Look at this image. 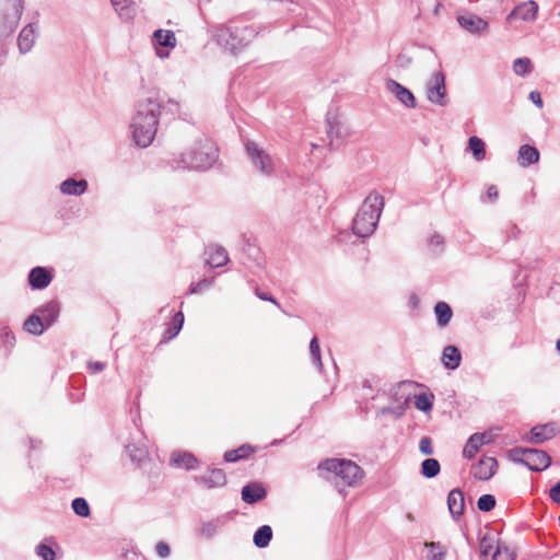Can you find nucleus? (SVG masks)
Segmentation results:
<instances>
[{
	"label": "nucleus",
	"mask_w": 560,
	"mask_h": 560,
	"mask_svg": "<svg viewBox=\"0 0 560 560\" xmlns=\"http://www.w3.org/2000/svg\"><path fill=\"white\" fill-rule=\"evenodd\" d=\"M217 159L218 149L214 143L202 139L189 152L182 154L177 163L182 168L207 170L213 165Z\"/></svg>",
	"instance_id": "nucleus-4"
},
{
	"label": "nucleus",
	"mask_w": 560,
	"mask_h": 560,
	"mask_svg": "<svg viewBox=\"0 0 560 560\" xmlns=\"http://www.w3.org/2000/svg\"><path fill=\"white\" fill-rule=\"evenodd\" d=\"M532 61L530 59L524 57V58H517L513 62V71L516 75L525 77L532 71Z\"/></svg>",
	"instance_id": "nucleus-37"
},
{
	"label": "nucleus",
	"mask_w": 560,
	"mask_h": 560,
	"mask_svg": "<svg viewBox=\"0 0 560 560\" xmlns=\"http://www.w3.org/2000/svg\"><path fill=\"white\" fill-rule=\"evenodd\" d=\"M529 100L536 105L538 106L539 108L542 107V98H541V95L538 91H532L529 93Z\"/></svg>",
	"instance_id": "nucleus-50"
},
{
	"label": "nucleus",
	"mask_w": 560,
	"mask_h": 560,
	"mask_svg": "<svg viewBox=\"0 0 560 560\" xmlns=\"http://www.w3.org/2000/svg\"><path fill=\"white\" fill-rule=\"evenodd\" d=\"M200 482L207 488L222 487L226 482V477L222 469L214 468L203 475Z\"/></svg>",
	"instance_id": "nucleus-27"
},
{
	"label": "nucleus",
	"mask_w": 560,
	"mask_h": 560,
	"mask_svg": "<svg viewBox=\"0 0 560 560\" xmlns=\"http://www.w3.org/2000/svg\"><path fill=\"white\" fill-rule=\"evenodd\" d=\"M512 458L533 471L545 470L551 463V458L546 452L536 448H514Z\"/></svg>",
	"instance_id": "nucleus-6"
},
{
	"label": "nucleus",
	"mask_w": 560,
	"mask_h": 560,
	"mask_svg": "<svg viewBox=\"0 0 560 560\" xmlns=\"http://www.w3.org/2000/svg\"><path fill=\"white\" fill-rule=\"evenodd\" d=\"M217 44L226 52L237 55L258 35V30L242 20H231L212 30Z\"/></svg>",
	"instance_id": "nucleus-2"
},
{
	"label": "nucleus",
	"mask_w": 560,
	"mask_h": 560,
	"mask_svg": "<svg viewBox=\"0 0 560 560\" xmlns=\"http://www.w3.org/2000/svg\"><path fill=\"white\" fill-rule=\"evenodd\" d=\"M38 27L35 23L25 25L18 37V47L22 54H26L32 50L37 38Z\"/></svg>",
	"instance_id": "nucleus-15"
},
{
	"label": "nucleus",
	"mask_w": 560,
	"mask_h": 560,
	"mask_svg": "<svg viewBox=\"0 0 560 560\" xmlns=\"http://www.w3.org/2000/svg\"><path fill=\"white\" fill-rule=\"evenodd\" d=\"M481 556L487 557L492 553L493 547L490 542H487L485 539L480 544Z\"/></svg>",
	"instance_id": "nucleus-51"
},
{
	"label": "nucleus",
	"mask_w": 560,
	"mask_h": 560,
	"mask_svg": "<svg viewBox=\"0 0 560 560\" xmlns=\"http://www.w3.org/2000/svg\"><path fill=\"white\" fill-rule=\"evenodd\" d=\"M517 161L522 167L537 163L539 161V151L535 147L523 144L518 149Z\"/></svg>",
	"instance_id": "nucleus-25"
},
{
	"label": "nucleus",
	"mask_w": 560,
	"mask_h": 560,
	"mask_svg": "<svg viewBox=\"0 0 560 560\" xmlns=\"http://www.w3.org/2000/svg\"><path fill=\"white\" fill-rule=\"evenodd\" d=\"M326 121L329 147L338 149L352 135L351 128L335 114H329Z\"/></svg>",
	"instance_id": "nucleus-7"
},
{
	"label": "nucleus",
	"mask_w": 560,
	"mask_h": 560,
	"mask_svg": "<svg viewBox=\"0 0 560 560\" xmlns=\"http://www.w3.org/2000/svg\"><path fill=\"white\" fill-rule=\"evenodd\" d=\"M498 463L493 457H482L472 468L474 476L479 480H489L495 472Z\"/></svg>",
	"instance_id": "nucleus-16"
},
{
	"label": "nucleus",
	"mask_w": 560,
	"mask_h": 560,
	"mask_svg": "<svg viewBox=\"0 0 560 560\" xmlns=\"http://www.w3.org/2000/svg\"><path fill=\"white\" fill-rule=\"evenodd\" d=\"M427 100L435 105L445 106L446 86L442 72H434L425 85Z\"/></svg>",
	"instance_id": "nucleus-8"
},
{
	"label": "nucleus",
	"mask_w": 560,
	"mask_h": 560,
	"mask_svg": "<svg viewBox=\"0 0 560 560\" xmlns=\"http://www.w3.org/2000/svg\"><path fill=\"white\" fill-rule=\"evenodd\" d=\"M538 4L534 0H527L518 3L506 16V22L521 20L523 22H534L538 14Z\"/></svg>",
	"instance_id": "nucleus-11"
},
{
	"label": "nucleus",
	"mask_w": 560,
	"mask_h": 560,
	"mask_svg": "<svg viewBox=\"0 0 560 560\" xmlns=\"http://www.w3.org/2000/svg\"><path fill=\"white\" fill-rule=\"evenodd\" d=\"M415 406L421 411H429L432 409V401L427 394H419L415 397Z\"/></svg>",
	"instance_id": "nucleus-43"
},
{
	"label": "nucleus",
	"mask_w": 560,
	"mask_h": 560,
	"mask_svg": "<svg viewBox=\"0 0 560 560\" xmlns=\"http://www.w3.org/2000/svg\"><path fill=\"white\" fill-rule=\"evenodd\" d=\"M430 244L432 246H441L443 244V237L439 234H434L430 238Z\"/></svg>",
	"instance_id": "nucleus-54"
},
{
	"label": "nucleus",
	"mask_w": 560,
	"mask_h": 560,
	"mask_svg": "<svg viewBox=\"0 0 560 560\" xmlns=\"http://www.w3.org/2000/svg\"><path fill=\"white\" fill-rule=\"evenodd\" d=\"M310 352H311V358H312L313 363L319 370H322L323 364H322V358H320V349H319L318 339L316 337L312 338V340L310 342Z\"/></svg>",
	"instance_id": "nucleus-39"
},
{
	"label": "nucleus",
	"mask_w": 560,
	"mask_h": 560,
	"mask_svg": "<svg viewBox=\"0 0 560 560\" xmlns=\"http://www.w3.org/2000/svg\"><path fill=\"white\" fill-rule=\"evenodd\" d=\"M434 313L436 315L438 324L440 327L447 326L453 316L452 308L445 302H438L434 306Z\"/></svg>",
	"instance_id": "nucleus-31"
},
{
	"label": "nucleus",
	"mask_w": 560,
	"mask_h": 560,
	"mask_svg": "<svg viewBox=\"0 0 560 560\" xmlns=\"http://www.w3.org/2000/svg\"><path fill=\"white\" fill-rule=\"evenodd\" d=\"M86 188L88 182L85 179L68 178L60 184V191L65 195L80 196Z\"/></svg>",
	"instance_id": "nucleus-26"
},
{
	"label": "nucleus",
	"mask_w": 560,
	"mask_h": 560,
	"mask_svg": "<svg viewBox=\"0 0 560 560\" xmlns=\"http://www.w3.org/2000/svg\"><path fill=\"white\" fill-rule=\"evenodd\" d=\"M530 433V441L533 443L539 444L556 436L558 433V428L555 423H546L542 425L534 427Z\"/></svg>",
	"instance_id": "nucleus-20"
},
{
	"label": "nucleus",
	"mask_w": 560,
	"mask_h": 560,
	"mask_svg": "<svg viewBox=\"0 0 560 560\" xmlns=\"http://www.w3.org/2000/svg\"><path fill=\"white\" fill-rule=\"evenodd\" d=\"M480 511L489 512L495 506V499L492 494H483L477 501Z\"/></svg>",
	"instance_id": "nucleus-41"
},
{
	"label": "nucleus",
	"mask_w": 560,
	"mask_h": 560,
	"mask_svg": "<svg viewBox=\"0 0 560 560\" xmlns=\"http://www.w3.org/2000/svg\"><path fill=\"white\" fill-rule=\"evenodd\" d=\"M383 207L384 200L381 195L369 194L353 219V234L362 238L370 237L376 229Z\"/></svg>",
	"instance_id": "nucleus-3"
},
{
	"label": "nucleus",
	"mask_w": 560,
	"mask_h": 560,
	"mask_svg": "<svg viewBox=\"0 0 560 560\" xmlns=\"http://www.w3.org/2000/svg\"><path fill=\"white\" fill-rule=\"evenodd\" d=\"M447 505L453 517H458L463 514L465 508L464 494L459 489H453L450 491Z\"/></svg>",
	"instance_id": "nucleus-24"
},
{
	"label": "nucleus",
	"mask_w": 560,
	"mask_h": 560,
	"mask_svg": "<svg viewBox=\"0 0 560 560\" xmlns=\"http://www.w3.org/2000/svg\"><path fill=\"white\" fill-rule=\"evenodd\" d=\"M252 452V448L247 445H243L237 450L228 451L224 454V459L226 462L233 463L241 458L247 457Z\"/></svg>",
	"instance_id": "nucleus-38"
},
{
	"label": "nucleus",
	"mask_w": 560,
	"mask_h": 560,
	"mask_svg": "<svg viewBox=\"0 0 560 560\" xmlns=\"http://www.w3.org/2000/svg\"><path fill=\"white\" fill-rule=\"evenodd\" d=\"M171 464L176 467L194 469L197 466V459L190 453H174L171 458Z\"/></svg>",
	"instance_id": "nucleus-30"
},
{
	"label": "nucleus",
	"mask_w": 560,
	"mask_h": 560,
	"mask_svg": "<svg viewBox=\"0 0 560 560\" xmlns=\"http://www.w3.org/2000/svg\"><path fill=\"white\" fill-rule=\"evenodd\" d=\"M155 550H156V553L161 557V558H166L168 557L170 555V547L166 542L164 541H160L156 544L155 546Z\"/></svg>",
	"instance_id": "nucleus-48"
},
{
	"label": "nucleus",
	"mask_w": 560,
	"mask_h": 560,
	"mask_svg": "<svg viewBox=\"0 0 560 560\" xmlns=\"http://www.w3.org/2000/svg\"><path fill=\"white\" fill-rule=\"evenodd\" d=\"M556 347H557L558 352L560 353V339L557 341V346Z\"/></svg>",
	"instance_id": "nucleus-59"
},
{
	"label": "nucleus",
	"mask_w": 560,
	"mask_h": 560,
	"mask_svg": "<svg viewBox=\"0 0 560 560\" xmlns=\"http://www.w3.org/2000/svg\"><path fill=\"white\" fill-rule=\"evenodd\" d=\"M458 24L467 32L479 35L488 31L489 24L486 20L474 13H465L457 16Z\"/></svg>",
	"instance_id": "nucleus-13"
},
{
	"label": "nucleus",
	"mask_w": 560,
	"mask_h": 560,
	"mask_svg": "<svg viewBox=\"0 0 560 560\" xmlns=\"http://www.w3.org/2000/svg\"><path fill=\"white\" fill-rule=\"evenodd\" d=\"M226 520V515H221L211 520L202 521L197 529V533L206 539H211L215 536L219 529L225 525Z\"/></svg>",
	"instance_id": "nucleus-17"
},
{
	"label": "nucleus",
	"mask_w": 560,
	"mask_h": 560,
	"mask_svg": "<svg viewBox=\"0 0 560 560\" xmlns=\"http://www.w3.org/2000/svg\"><path fill=\"white\" fill-rule=\"evenodd\" d=\"M39 312L42 313L40 318L46 323V326H50L56 320L59 314V308L56 303L50 302L42 307Z\"/></svg>",
	"instance_id": "nucleus-36"
},
{
	"label": "nucleus",
	"mask_w": 560,
	"mask_h": 560,
	"mask_svg": "<svg viewBox=\"0 0 560 560\" xmlns=\"http://www.w3.org/2000/svg\"><path fill=\"white\" fill-rule=\"evenodd\" d=\"M460 352L455 346H446L443 349L442 361L446 369H457L460 364Z\"/></svg>",
	"instance_id": "nucleus-28"
},
{
	"label": "nucleus",
	"mask_w": 560,
	"mask_h": 560,
	"mask_svg": "<svg viewBox=\"0 0 560 560\" xmlns=\"http://www.w3.org/2000/svg\"><path fill=\"white\" fill-rule=\"evenodd\" d=\"M423 547L427 549V560H445L447 548L440 541H425Z\"/></svg>",
	"instance_id": "nucleus-29"
},
{
	"label": "nucleus",
	"mask_w": 560,
	"mask_h": 560,
	"mask_svg": "<svg viewBox=\"0 0 560 560\" xmlns=\"http://www.w3.org/2000/svg\"><path fill=\"white\" fill-rule=\"evenodd\" d=\"M160 109V103L151 97L137 104L130 129L138 147L147 148L152 143L158 130Z\"/></svg>",
	"instance_id": "nucleus-1"
},
{
	"label": "nucleus",
	"mask_w": 560,
	"mask_h": 560,
	"mask_svg": "<svg viewBox=\"0 0 560 560\" xmlns=\"http://www.w3.org/2000/svg\"><path fill=\"white\" fill-rule=\"evenodd\" d=\"M385 89L387 92L394 95L395 98L400 104H402L407 108H416L417 102L415 95L410 90L401 85L399 82L393 79H387L385 81Z\"/></svg>",
	"instance_id": "nucleus-12"
},
{
	"label": "nucleus",
	"mask_w": 560,
	"mask_h": 560,
	"mask_svg": "<svg viewBox=\"0 0 560 560\" xmlns=\"http://www.w3.org/2000/svg\"><path fill=\"white\" fill-rule=\"evenodd\" d=\"M319 468L334 472L340 479V482L347 487L357 486L363 477L361 467L348 459H327L319 465Z\"/></svg>",
	"instance_id": "nucleus-5"
},
{
	"label": "nucleus",
	"mask_w": 560,
	"mask_h": 560,
	"mask_svg": "<svg viewBox=\"0 0 560 560\" xmlns=\"http://www.w3.org/2000/svg\"><path fill=\"white\" fill-rule=\"evenodd\" d=\"M36 555L43 560H55V551L46 544H39L36 547Z\"/></svg>",
	"instance_id": "nucleus-44"
},
{
	"label": "nucleus",
	"mask_w": 560,
	"mask_h": 560,
	"mask_svg": "<svg viewBox=\"0 0 560 560\" xmlns=\"http://www.w3.org/2000/svg\"><path fill=\"white\" fill-rule=\"evenodd\" d=\"M198 283L202 287V289H205V288L210 287L212 281L208 280V279H203V280L199 281Z\"/></svg>",
	"instance_id": "nucleus-57"
},
{
	"label": "nucleus",
	"mask_w": 560,
	"mask_h": 560,
	"mask_svg": "<svg viewBox=\"0 0 560 560\" xmlns=\"http://www.w3.org/2000/svg\"><path fill=\"white\" fill-rule=\"evenodd\" d=\"M171 104H173L174 106L178 107V103L177 102H170Z\"/></svg>",
	"instance_id": "nucleus-62"
},
{
	"label": "nucleus",
	"mask_w": 560,
	"mask_h": 560,
	"mask_svg": "<svg viewBox=\"0 0 560 560\" xmlns=\"http://www.w3.org/2000/svg\"><path fill=\"white\" fill-rule=\"evenodd\" d=\"M114 10L122 21L130 22L137 14V9L131 0H110Z\"/></svg>",
	"instance_id": "nucleus-21"
},
{
	"label": "nucleus",
	"mask_w": 560,
	"mask_h": 560,
	"mask_svg": "<svg viewBox=\"0 0 560 560\" xmlns=\"http://www.w3.org/2000/svg\"><path fill=\"white\" fill-rule=\"evenodd\" d=\"M407 518H408L409 521H413V516H412V514H410V513H409V514H407Z\"/></svg>",
	"instance_id": "nucleus-60"
},
{
	"label": "nucleus",
	"mask_w": 560,
	"mask_h": 560,
	"mask_svg": "<svg viewBox=\"0 0 560 560\" xmlns=\"http://www.w3.org/2000/svg\"><path fill=\"white\" fill-rule=\"evenodd\" d=\"M492 560H514V556L508 548L497 547L492 553Z\"/></svg>",
	"instance_id": "nucleus-45"
},
{
	"label": "nucleus",
	"mask_w": 560,
	"mask_h": 560,
	"mask_svg": "<svg viewBox=\"0 0 560 560\" xmlns=\"http://www.w3.org/2000/svg\"><path fill=\"white\" fill-rule=\"evenodd\" d=\"M265 497H266V490L258 482H253V483L246 485L242 489V500L246 503H249V504L256 503V502L262 500Z\"/></svg>",
	"instance_id": "nucleus-23"
},
{
	"label": "nucleus",
	"mask_w": 560,
	"mask_h": 560,
	"mask_svg": "<svg viewBox=\"0 0 560 560\" xmlns=\"http://www.w3.org/2000/svg\"><path fill=\"white\" fill-rule=\"evenodd\" d=\"M24 329L32 335L39 336L44 331V322L38 315L33 314L24 322Z\"/></svg>",
	"instance_id": "nucleus-34"
},
{
	"label": "nucleus",
	"mask_w": 560,
	"mask_h": 560,
	"mask_svg": "<svg viewBox=\"0 0 560 560\" xmlns=\"http://www.w3.org/2000/svg\"><path fill=\"white\" fill-rule=\"evenodd\" d=\"M201 290H202V287L199 283H196V284L191 285L190 293H198Z\"/></svg>",
	"instance_id": "nucleus-56"
},
{
	"label": "nucleus",
	"mask_w": 560,
	"mask_h": 560,
	"mask_svg": "<svg viewBox=\"0 0 560 560\" xmlns=\"http://www.w3.org/2000/svg\"><path fill=\"white\" fill-rule=\"evenodd\" d=\"M492 436L488 433H475L472 434L463 450V455L466 458H472L480 450L481 446L490 443Z\"/></svg>",
	"instance_id": "nucleus-18"
},
{
	"label": "nucleus",
	"mask_w": 560,
	"mask_h": 560,
	"mask_svg": "<svg viewBox=\"0 0 560 560\" xmlns=\"http://www.w3.org/2000/svg\"><path fill=\"white\" fill-rule=\"evenodd\" d=\"M549 495L552 502L560 504V481L550 489Z\"/></svg>",
	"instance_id": "nucleus-49"
},
{
	"label": "nucleus",
	"mask_w": 560,
	"mask_h": 560,
	"mask_svg": "<svg viewBox=\"0 0 560 560\" xmlns=\"http://www.w3.org/2000/svg\"><path fill=\"white\" fill-rule=\"evenodd\" d=\"M487 194H488V197H489L490 199H495V198L498 197V189H497V187H495V186H493V185H492V186H490V187L488 188Z\"/></svg>",
	"instance_id": "nucleus-55"
},
{
	"label": "nucleus",
	"mask_w": 560,
	"mask_h": 560,
	"mask_svg": "<svg viewBox=\"0 0 560 560\" xmlns=\"http://www.w3.org/2000/svg\"><path fill=\"white\" fill-rule=\"evenodd\" d=\"M468 147L476 161H482L486 158L485 142L477 136H472L468 140Z\"/></svg>",
	"instance_id": "nucleus-33"
},
{
	"label": "nucleus",
	"mask_w": 560,
	"mask_h": 560,
	"mask_svg": "<svg viewBox=\"0 0 560 560\" xmlns=\"http://www.w3.org/2000/svg\"><path fill=\"white\" fill-rule=\"evenodd\" d=\"M51 275L44 267H35L28 275V282L33 289H44L51 282Z\"/></svg>",
	"instance_id": "nucleus-19"
},
{
	"label": "nucleus",
	"mask_w": 560,
	"mask_h": 560,
	"mask_svg": "<svg viewBox=\"0 0 560 560\" xmlns=\"http://www.w3.org/2000/svg\"><path fill=\"white\" fill-rule=\"evenodd\" d=\"M89 369L93 372V373H97V372H101L105 369V364L102 363V362H89Z\"/></svg>",
	"instance_id": "nucleus-53"
},
{
	"label": "nucleus",
	"mask_w": 560,
	"mask_h": 560,
	"mask_svg": "<svg viewBox=\"0 0 560 560\" xmlns=\"http://www.w3.org/2000/svg\"><path fill=\"white\" fill-rule=\"evenodd\" d=\"M441 470L440 463L434 458H427L421 464V474L425 478H434Z\"/></svg>",
	"instance_id": "nucleus-35"
},
{
	"label": "nucleus",
	"mask_w": 560,
	"mask_h": 560,
	"mask_svg": "<svg viewBox=\"0 0 560 560\" xmlns=\"http://www.w3.org/2000/svg\"><path fill=\"white\" fill-rule=\"evenodd\" d=\"M513 232H514V235L518 232L517 226H513Z\"/></svg>",
	"instance_id": "nucleus-61"
},
{
	"label": "nucleus",
	"mask_w": 560,
	"mask_h": 560,
	"mask_svg": "<svg viewBox=\"0 0 560 560\" xmlns=\"http://www.w3.org/2000/svg\"><path fill=\"white\" fill-rule=\"evenodd\" d=\"M412 58L407 52H401L397 56L396 66L400 69H407L411 66Z\"/></svg>",
	"instance_id": "nucleus-47"
},
{
	"label": "nucleus",
	"mask_w": 560,
	"mask_h": 560,
	"mask_svg": "<svg viewBox=\"0 0 560 560\" xmlns=\"http://www.w3.org/2000/svg\"><path fill=\"white\" fill-rule=\"evenodd\" d=\"M440 9H441V4H440V3H436V4H435V7H434V10H433L434 15H438V14H439Z\"/></svg>",
	"instance_id": "nucleus-58"
},
{
	"label": "nucleus",
	"mask_w": 560,
	"mask_h": 560,
	"mask_svg": "<svg viewBox=\"0 0 560 560\" xmlns=\"http://www.w3.org/2000/svg\"><path fill=\"white\" fill-rule=\"evenodd\" d=\"M256 295L262 300V301H269L271 303H273L275 305L279 306L278 302L271 296L269 295L268 293L266 292H261L259 291L258 289L256 290Z\"/></svg>",
	"instance_id": "nucleus-52"
},
{
	"label": "nucleus",
	"mask_w": 560,
	"mask_h": 560,
	"mask_svg": "<svg viewBox=\"0 0 560 560\" xmlns=\"http://www.w3.org/2000/svg\"><path fill=\"white\" fill-rule=\"evenodd\" d=\"M153 43L156 46V56L161 59L167 58L168 52L163 47L174 48L176 46L175 33L171 30H156L153 33Z\"/></svg>",
	"instance_id": "nucleus-14"
},
{
	"label": "nucleus",
	"mask_w": 560,
	"mask_h": 560,
	"mask_svg": "<svg viewBox=\"0 0 560 560\" xmlns=\"http://www.w3.org/2000/svg\"><path fill=\"white\" fill-rule=\"evenodd\" d=\"M246 151L249 155L252 163L259 170L260 173L269 175L273 171L272 159L264 150L259 149L255 142L248 141L246 143Z\"/></svg>",
	"instance_id": "nucleus-10"
},
{
	"label": "nucleus",
	"mask_w": 560,
	"mask_h": 560,
	"mask_svg": "<svg viewBox=\"0 0 560 560\" xmlns=\"http://www.w3.org/2000/svg\"><path fill=\"white\" fill-rule=\"evenodd\" d=\"M419 450L424 455H432L433 446H432L431 439L428 436H423L419 442Z\"/></svg>",
	"instance_id": "nucleus-46"
},
{
	"label": "nucleus",
	"mask_w": 560,
	"mask_h": 560,
	"mask_svg": "<svg viewBox=\"0 0 560 560\" xmlns=\"http://www.w3.org/2000/svg\"><path fill=\"white\" fill-rule=\"evenodd\" d=\"M272 538V529L269 525L260 526L254 534V544L258 548H265L269 545Z\"/></svg>",
	"instance_id": "nucleus-32"
},
{
	"label": "nucleus",
	"mask_w": 560,
	"mask_h": 560,
	"mask_svg": "<svg viewBox=\"0 0 560 560\" xmlns=\"http://www.w3.org/2000/svg\"><path fill=\"white\" fill-rule=\"evenodd\" d=\"M72 509L75 514L86 517L90 514V508L85 499L77 498L72 501Z\"/></svg>",
	"instance_id": "nucleus-40"
},
{
	"label": "nucleus",
	"mask_w": 560,
	"mask_h": 560,
	"mask_svg": "<svg viewBox=\"0 0 560 560\" xmlns=\"http://www.w3.org/2000/svg\"><path fill=\"white\" fill-rule=\"evenodd\" d=\"M2 24L12 31L19 24L23 12V0H0Z\"/></svg>",
	"instance_id": "nucleus-9"
},
{
	"label": "nucleus",
	"mask_w": 560,
	"mask_h": 560,
	"mask_svg": "<svg viewBox=\"0 0 560 560\" xmlns=\"http://www.w3.org/2000/svg\"><path fill=\"white\" fill-rule=\"evenodd\" d=\"M206 255V262L212 268L224 266L229 260L225 249L217 245L209 246Z\"/></svg>",
	"instance_id": "nucleus-22"
},
{
	"label": "nucleus",
	"mask_w": 560,
	"mask_h": 560,
	"mask_svg": "<svg viewBox=\"0 0 560 560\" xmlns=\"http://www.w3.org/2000/svg\"><path fill=\"white\" fill-rule=\"evenodd\" d=\"M183 323H184L183 313L182 312L176 313L173 317L172 327L168 328V330H167V332L170 334V336H168L170 339L174 338L179 332V330L183 327Z\"/></svg>",
	"instance_id": "nucleus-42"
}]
</instances>
